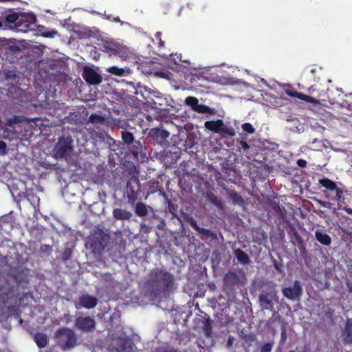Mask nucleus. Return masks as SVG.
I'll use <instances>...</instances> for the list:
<instances>
[{
  "label": "nucleus",
  "mask_w": 352,
  "mask_h": 352,
  "mask_svg": "<svg viewBox=\"0 0 352 352\" xmlns=\"http://www.w3.org/2000/svg\"><path fill=\"white\" fill-rule=\"evenodd\" d=\"M6 148V143L2 141H0V151L4 152Z\"/></svg>",
  "instance_id": "nucleus-43"
},
{
  "label": "nucleus",
  "mask_w": 352,
  "mask_h": 352,
  "mask_svg": "<svg viewBox=\"0 0 352 352\" xmlns=\"http://www.w3.org/2000/svg\"><path fill=\"white\" fill-rule=\"evenodd\" d=\"M73 151V139L71 136L61 137L58 139L52 152L56 158H65Z\"/></svg>",
  "instance_id": "nucleus-4"
},
{
  "label": "nucleus",
  "mask_w": 352,
  "mask_h": 352,
  "mask_svg": "<svg viewBox=\"0 0 352 352\" xmlns=\"http://www.w3.org/2000/svg\"><path fill=\"white\" fill-rule=\"evenodd\" d=\"M286 94L288 96H289L296 97V98H298L299 99L305 100V101L309 102L316 103L318 102L317 100H316L315 98H312L311 96H307L305 94H301V93H298V92H296V91H293L287 90V91H286Z\"/></svg>",
  "instance_id": "nucleus-19"
},
{
  "label": "nucleus",
  "mask_w": 352,
  "mask_h": 352,
  "mask_svg": "<svg viewBox=\"0 0 352 352\" xmlns=\"http://www.w3.org/2000/svg\"><path fill=\"white\" fill-rule=\"evenodd\" d=\"M140 227L142 230H143L145 233H149L151 232V228L145 223H141Z\"/></svg>",
  "instance_id": "nucleus-38"
},
{
  "label": "nucleus",
  "mask_w": 352,
  "mask_h": 352,
  "mask_svg": "<svg viewBox=\"0 0 352 352\" xmlns=\"http://www.w3.org/2000/svg\"><path fill=\"white\" fill-rule=\"evenodd\" d=\"M286 338H287V336H286V332L283 329L281 331V340L283 342H285V340H286Z\"/></svg>",
  "instance_id": "nucleus-44"
},
{
  "label": "nucleus",
  "mask_w": 352,
  "mask_h": 352,
  "mask_svg": "<svg viewBox=\"0 0 352 352\" xmlns=\"http://www.w3.org/2000/svg\"><path fill=\"white\" fill-rule=\"evenodd\" d=\"M106 140H107V142L109 143L110 146H111L113 145H116V141L108 135H107V136H106Z\"/></svg>",
  "instance_id": "nucleus-40"
},
{
  "label": "nucleus",
  "mask_w": 352,
  "mask_h": 352,
  "mask_svg": "<svg viewBox=\"0 0 352 352\" xmlns=\"http://www.w3.org/2000/svg\"><path fill=\"white\" fill-rule=\"evenodd\" d=\"M149 210L152 211V208L142 202H138L135 205V212L139 217H145L148 214Z\"/></svg>",
  "instance_id": "nucleus-17"
},
{
  "label": "nucleus",
  "mask_w": 352,
  "mask_h": 352,
  "mask_svg": "<svg viewBox=\"0 0 352 352\" xmlns=\"http://www.w3.org/2000/svg\"><path fill=\"white\" fill-rule=\"evenodd\" d=\"M273 346L274 342L265 343L261 346L260 352H272Z\"/></svg>",
  "instance_id": "nucleus-31"
},
{
  "label": "nucleus",
  "mask_w": 352,
  "mask_h": 352,
  "mask_svg": "<svg viewBox=\"0 0 352 352\" xmlns=\"http://www.w3.org/2000/svg\"><path fill=\"white\" fill-rule=\"evenodd\" d=\"M205 332H206V335L209 337L210 336V333H211L210 328L208 327H206Z\"/></svg>",
  "instance_id": "nucleus-46"
},
{
  "label": "nucleus",
  "mask_w": 352,
  "mask_h": 352,
  "mask_svg": "<svg viewBox=\"0 0 352 352\" xmlns=\"http://www.w3.org/2000/svg\"><path fill=\"white\" fill-rule=\"evenodd\" d=\"M69 252H70V250H68V252H67V250H66V251L65 252V254H69Z\"/></svg>",
  "instance_id": "nucleus-53"
},
{
  "label": "nucleus",
  "mask_w": 352,
  "mask_h": 352,
  "mask_svg": "<svg viewBox=\"0 0 352 352\" xmlns=\"http://www.w3.org/2000/svg\"><path fill=\"white\" fill-rule=\"evenodd\" d=\"M132 215L131 212L122 208H116L113 211V217L118 220H129Z\"/></svg>",
  "instance_id": "nucleus-15"
},
{
  "label": "nucleus",
  "mask_w": 352,
  "mask_h": 352,
  "mask_svg": "<svg viewBox=\"0 0 352 352\" xmlns=\"http://www.w3.org/2000/svg\"><path fill=\"white\" fill-rule=\"evenodd\" d=\"M346 286L348 287V289H349V292L352 294V283L347 282L346 283Z\"/></svg>",
  "instance_id": "nucleus-48"
},
{
  "label": "nucleus",
  "mask_w": 352,
  "mask_h": 352,
  "mask_svg": "<svg viewBox=\"0 0 352 352\" xmlns=\"http://www.w3.org/2000/svg\"><path fill=\"white\" fill-rule=\"evenodd\" d=\"M119 352H131V342L129 341H123L122 344L118 349Z\"/></svg>",
  "instance_id": "nucleus-30"
},
{
  "label": "nucleus",
  "mask_w": 352,
  "mask_h": 352,
  "mask_svg": "<svg viewBox=\"0 0 352 352\" xmlns=\"http://www.w3.org/2000/svg\"><path fill=\"white\" fill-rule=\"evenodd\" d=\"M319 183L327 190L331 192L335 191L338 188L335 182L327 178L320 179Z\"/></svg>",
  "instance_id": "nucleus-21"
},
{
  "label": "nucleus",
  "mask_w": 352,
  "mask_h": 352,
  "mask_svg": "<svg viewBox=\"0 0 352 352\" xmlns=\"http://www.w3.org/2000/svg\"><path fill=\"white\" fill-rule=\"evenodd\" d=\"M204 126L216 133L226 135L229 137H234L236 135L234 129L226 126L222 120L206 121L204 123Z\"/></svg>",
  "instance_id": "nucleus-7"
},
{
  "label": "nucleus",
  "mask_w": 352,
  "mask_h": 352,
  "mask_svg": "<svg viewBox=\"0 0 352 352\" xmlns=\"http://www.w3.org/2000/svg\"><path fill=\"white\" fill-rule=\"evenodd\" d=\"M58 345L63 349L67 350L75 346L76 338L74 332L67 328L60 329L56 333Z\"/></svg>",
  "instance_id": "nucleus-5"
},
{
  "label": "nucleus",
  "mask_w": 352,
  "mask_h": 352,
  "mask_svg": "<svg viewBox=\"0 0 352 352\" xmlns=\"http://www.w3.org/2000/svg\"><path fill=\"white\" fill-rule=\"evenodd\" d=\"M16 122H17V118L16 116L8 120V122L10 124L16 123Z\"/></svg>",
  "instance_id": "nucleus-47"
},
{
  "label": "nucleus",
  "mask_w": 352,
  "mask_h": 352,
  "mask_svg": "<svg viewBox=\"0 0 352 352\" xmlns=\"http://www.w3.org/2000/svg\"><path fill=\"white\" fill-rule=\"evenodd\" d=\"M324 193L327 198L331 199L334 201H339L342 197L343 191L340 188H338L335 190V195L332 197H331L330 194L326 190L324 191Z\"/></svg>",
  "instance_id": "nucleus-28"
},
{
  "label": "nucleus",
  "mask_w": 352,
  "mask_h": 352,
  "mask_svg": "<svg viewBox=\"0 0 352 352\" xmlns=\"http://www.w3.org/2000/svg\"><path fill=\"white\" fill-rule=\"evenodd\" d=\"M173 276L165 271L153 270L148 276L147 282L144 286V291L151 298L167 295V289L172 285Z\"/></svg>",
  "instance_id": "nucleus-1"
},
{
  "label": "nucleus",
  "mask_w": 352,
  "mask_h": 352,
  "mask_svg": "<svg viewBox=\"0 0 352 352\" xmlns=\"http://www.w3.org/2000/svg\"><path fill=\"white\" fill-rule=\"evenodd\" d=\"M69 252H70V250H68V252H67V250H66V251L65 252V254H69Z\"/></svg>",
  "instance_id": "nucleus-54"
},
{
  "label": "nucleus",
  "mask_w": 352,
  "mask_h": 352,
  "mask_svg": "<svg viewBox=\"0 0 352 352\" xmlns=\"http://www.w3.org/2000/svg\"><path fill=\"white\" fill-rule=\"evenodd\" d=\"M278 302L277 291L275 285L272 284L267 289H263L258 296V302L263 310L274 309V304Z\"/></svg>",
  "instance_id": "nucleus-3"
},
{
  "label": "nucleus",
  "mask_w": 352,
  "mask_h": 352,
  "mask_svg": "<svg viewBox=\"0 0 352 352\" xmlns=\"http://www.w3.org/2000/svg\"><path fill=\"white\" fill-rule=\"evenodd\" d=\"M160 36H161V33L160 32H157L156 34V36L160 39Z\"/></svg>",
  "instance_id": "nucleus-50"
},
{
  "label": "nucleus",
  "mask_w": 352,
  "mask_h": 352,
  "mask_svg": "<svg viewBox=\"0 0 352 352\" xmlns=\"http://www.w3.org/2000/svg\"><path fill=\"white\" fill-rule=\"evenodd\" d=\"M318 203L322 207L331 209L332 208L333 204L329 201H324L322 200H318Z\"/></svg>",
  "instance_id": "nucleus-36"
},
{
  "label": "nucleus",
  "mask_w": 352,
  "mask_h": 352,
  "mask_svg": "<svg viewBox=\"0 0 352 352\" xmlns=\"http://www.w3.org/2000/svg\"><path fill=\"white\" fill-rule=\"evenodd\" d=\"M241 128L244 131H246L247 133H248L250 134H252L255 132L254 128L250 123L243 124L241 126Z\"/></svg>",
  "instance_id": "nucleus-33"
},
{
  "label": "nucleus",
  "mask_w": 352,
  "mask_h": 352,
  "mask_svg": "<svg viewBox=\"0 0 352 352\" xmlns=\"http://www.w3.org/2000/svg\"><path fill=\"white\" fill-rule=\"evenodd\" d=\"M153 135H155L157 138L164 140L169 137L170 133L164 129H155L153 131Z\"/></svg>",
  "instance_id": "nucleus-27"
},
{
  "label": "nucleus",
  "mask_w": 352,
  "mask_h": 352,
  "mask_svg": "<svg viewBox=\"0 0 352 352\" xmlns=\"http://www.w3.org/2000/svg\"><path fill=\"white\" fill-rule=\"evenodd\" d=\"M234 254L236 256L237 261L243 265L248 264L250 261L247 254H245L240 249L234 250Z\"/></svg>",
  "instance_id": "nucleus-20"
},
{
  "label": "nucleus",
  "mask_w": 352,
  "mask_h": 352,
  "mask_svg": "<svg viewBox=\"0 0 352 352\" xmlns=\"http://www.w3.org/2000/svg\"><path fill=\"white\" fill-rule=\"evenodd\" d=\"M122 140L126 144H131L134 142V137L132 133L127 131H122L121 132Z\"/></svg>",
  "instance_id": "nucleus-26"
},
{
  "label": "nucleus",
  "mask_w": 352,
  "mask_h": 352,
  "mask_svg": "<svg viewBox=\"0 0 352 352\" xmlns=\"http://www.w3.org/2000/svg\"><path fill=\"white\" fill-rule=\"evenodd\" d=\"M240 144L241 145L242 148L245 150H247L250 148V146L248 144V143L245 141L241 140Z\"/></svg>",
  "instance_id": "nucleus-42"
},
{
  "label": "nucleus",
  "mask_w": 352,
  "mask_h": 352,
  "mask_svg": "<svg viewBox=\"0 0 352 352\" xmlns=\"http://www.w3.org/2000/svg\"><path fill=\"white\" fill-rule=\"evenodd\" d=\"M89 121L94 124H103L106 119L104 116L98 114H91L89 118Z\"/></svg>",
  "instance_id": "nucleus-25"
},
{
  "label": "nucleus",
  "mask_w": 352,
  "mask_h": 352,
  "mask_svg": "<svg viewBox=\"0 0 352 352\" xmlns=\"http://www.w3.org/2000/svg\"><path fill=\"white\" fill-rule=\"evenodd\" d=\"M110 240V236L104 232L98 230L95 232L86 243L87 249L91 250L94 254H100L107 247Z\"/></svg>",
  "instance_id": "nucleus-2"
},
{
  "label": "nucleus",
  "mask_w": 352,
  "mask_h": 352,
  "mask_svg": "<svg viewBox=\"0 0 352 352\" xmlns=\"http://www.w3.org/2000/svg\"><path fill=\"white\" fill-rule=\"evenodd\" d=\"M341 337L344 344H352V318H347Z\"/></svg>",
  "instance_id": "nucleus-14"
},
{
  "label": "nucleus",
  "mask_w": 352,
  "mask_h": 352,
  "mask_svg": "<svg viewBox=\"0 0 352 352\" xmlns=\"http://www.w3.org/2000/svg\"><path fill=\"white\" fill-rule=\"evenodd\" d=\"M69 252H70V250H68V252H67V250H66V251L65 252V254H69Z\"/></svg>",
  "instance_id": "nucleus-52"
},
{
  "label": "nucleus",
  "mask_w": 352,
  "mask_h": 352,
  "mask_svg": "<svg viewBox=\"0 0 352 352\" xmlns=\"http://www.w3.org/2000/svg\"><path fill=\"white\" fill-rule=\"evenodd\" d=\"M82 76L85 80L91 85H100L102 81L101 75L94 67L85 66Z\"/></svg>",
  "instance_id": "nucleus-10"
},
{
  "label": "nucleus",
  "mask_w": 352,
  "mask_h": 352,
  "mask_svg": "<svg viewBox=\"0 0 352 352\" xmlns=\"http://www.w3.org/2000/svg\"><path fill=\"white\" fill-rule=\"evenodd\" d=\"M105 48L111 54L125 60L132 54V51L126 46L116 42H107Z\"/></svg>",
  "instance_id": "nucleus-9"
},
{
  "label": "nucleus",
  "mask_w": 352,
  "mask_h": 352,
  "mask_svg": "<svg viewBox=\"0 0 352 352\" xmlns=\"http://www.w3.org/2000/svg\"><path fill=\"white\" fill-rule=\"evenodd\" d=\"M344 210L347 212V213L349 214H352V208H345Z\"/></svg>",
  "instance_id": "nucleus-49"
},
{
  "label": "nucleus",
  "mask_w": 352,
  "mask_h": 352,
  "mask_svg": "<svg viewBox=\"0 0 352 352\" xmlns=\"http://www.w3.org/2000/svg\"><path fill=\"white\" fill-rule=\"evenodd\" d=\"M134 144L132 146L131 153L135 155L138 156L139 150L142 148V145L139 141L133 142Z\"/></svg>",
  "instance_id": "nucleus-34"
},
{
  "label": "nucleus",
  "mask_w": 352,
  "mask_h": 352,
  "mask_svg": "<svg viewBox=\"0 0 352 352\" xmlns=\"http://www.w3.org/2000/svg\"><path fill=\"white\" fill-rule=\"evenodd\" d=\"M228 195L229 198L232 201L234 204L242 206L244 204V200L236 191L228 190Z\"/></svg>",
  "instance_id": "nucleus-23"
},
{
  "label": "nucleus",
  "mask_w": 352,
  "mask_h": 352,
  "mask_svg": "<svg viewBox=\"0 0 352 352\" xmlns=\"http://www.w3.org/2000/svg\"><path fill=\"white\" fill-rule=\"evenodd\" d=\"M283 296L292 301H298L302 294V287L300 281L295 280L292 285L282 288Z\"/></svg>",
  "instance_id": "nucleus-8"
},
{
  "label": "nucleus",
  "mask_w": 352,
  "mask_h": 352,
  "mask_svg": "<svg viewBox=\"0 0 352 352\" xmlns=\"http://www.w3.org/2000/svg\"><path fill=\"white\" fill-rule=\"evenodd\" d=\"M98 304V299L89 294H82L79 297V302L76 305V308L84 307L88 309L94 308Z\"/></svg>",
  "instance_id": "nucleus-13"
},
{
  "label": "nucleus",
  "mask_w": 352,
  "mask_h": 352,
  "mask_svg": "<svg viewBox=\"0 0 352 352\" xmlns=\"http://www.w3.org/2000/svg\"><path fill=\"white\" fill-rule=\"evenodd\" d=\"M223 281L226 285L233 286L240 282V278L236 272H230L225 275Z\"/></svg>",
  "instance_id": "nucleus-16"
},
{
  "label": "nucleus",
  "mask_w": 352,
  "mask_h": 352,
  "mask_svg": "<svg viewBox=\"0 0 352 352\" xmlns=\"http://www.w3.org/2000/svg\"><path fill=\"white\" fill-rule=\"evenodd\" d=\"M6 21L8 23H16L18 27L23 26L24 28H28L34 23L35 17L34 15H26L21 12L12 13L6 16Z\"/></svg>",
  "instance_id": "nucleus-6"
},
{
  "label": "nucleus",
  "mask_w": 352,
  "mask_h": 352,
  "mask_svg": "<svg viewBox=\"0 0 352 352\" xmlns=\"http://www.w3.org/2000/svg\"><path fill=\"white\" fill-rule=\"evenodd\" d=\"M56 34H57V32L55 31H49V32H46L43 33V36H45L46 37H50V38H54V36Z\"/></svg>",
  "instance_id": "nucleus-39"
},
{
  "label": "nucleus",
  "mask_w": 352,
  "mask_h": 352,
  "mask_svg": "<svg viewBox=\"0 0 352 352\" xmlns=\"http://www.w3.org/2000/svg\"><path fill=\"white\" fill-rule=\"evenodd\" d=\"M160 43V45H164V43H163V41L161 40V38H160V43Z\"/></svg>",
  "instance_id": "nucleus-51"
},
{
  "label": "nucleus",
  "mask_w": 352,
  "mask_h": 352,
  "mask_svg": "<svg viewBox=\"0 0 352 352\" xmlns=\"http://www.w3.org/2000/svg\"><path fill=\"white\" fill-rule=\"evenodd\" d=\"M34 340L40 347H45L47 343V337L44 333H38L34 336Z\"/></svg>",
  "instance_id": "nucleus-24"
},
{
  "label": "nucleus",
  "mask_w": 352,
  "mask_h": 352,
  "mask_svg": "<svg viewBox=\"0 0 352 352\" xmlns=\"http://www.w3.org/2000/svg\"><path fill=\"white\" fill-rule=\"evenodd\" d=\"M208 197L209 200L210 201V202L212 204H214L215 206H217L219 208H223L222 202L215 195H214L213 193H208Z\"/></svg>",
  "instance_id": "nucleus-29"
},
{
  "label": "nucleus",
  "mask_w": 352,
  "mask_h": 352,
  "mask_svg": "<svg viewBox=\"0 0 352 352\" xmlns=\"http://www.w3.org/2000/svg\"><path fill=\"white\" fill-rule=\"evenodd\" d=\"M289 352H296L295 351H289Z\"/></svg>",
  "instance_id": "nucleus-56"
},
{
  "label": "nucleus",
  "mask_w": 352,
  "mask_h": 352,
  "mask_svg": "<svg viewBox=\"0 0 352 352\" xmlns=\"http://www.w3.org/2000/svg\"><path fill=\"white\" fill-rule=\"evenodd\" d=\"M107 72L118 76H125L129 74L128 70L123 68H119L116 66H112L107 68Z\"/></svg>",
  "instance_id": "nucleus-22"
},
{
  "label": "nucleus",
  "mask_w": 352,
  "mask_h": 352,
  "mask_svg": "<svg viewBox=\"0 0 352 352\" xmlns=\"http://www.w3.org/2000/svg\"><path fill=\"white\" fill-rule=\"evenodd\" d=\"M296 119H290V118H288L287 120V121H290V120H295Z\"/></svg>",
  "instance_id": "nucleus-55"
},
{
  "label": "nucleus",
  "mask_w": 352,
  "mask_h": 352,
  "mask_svg": "<svg viewBox=\"0 0 352 352\" xmlns=\"http://www.w3.org/2000/svg\"><path fill=\"white\" fill-rule=\"evenodd\" d=\"M315 237L321 244L324 245H329L331 243V239L325 232L322 230H316L315 232Z\"/></svg>",
  "instance_id": "nucleus-18"
},
{
  "label": "nucleus",
  "mask_w": 352,
  "mask_h": 352,
  "mask_svg": "<svg viewBox=\"0 0 352 352\" xmlns=\"http://www.w3.org/2000/svg\"><path fill=\"white\" fill-rule=\"evenodd\" d=\"M188 221L190 224V226L193 228H195L197 231V230H199V226L197 225L196 221L193 218H192V217L189 218L188 219Z\"/></svg>",
  "instance_id": "nucleus-37"
},
{
  "label": "nucleus",
  "mask_w": 352,
  "mask_h": 352,
  "mask_svg": "<svg viewBox=\"0 0 352 352\" xmlns=\"http://www.w3.org/2000/svg\"><path fill=\"white\" fill-rule=\"evenodd\" d=\"M96 322L89 316H79L76 319L75 327L84 331H91L95 329Z\"/></svg>",
  "instance_id": "nucleus-12"
},
{
  "label": "nucleus",
  "mask_w": 352,
  "mask_h": 352,
  "mask_svg": "<svg viewBox=\"0 0 352 352\" xmlns=\"http://www.w3.org/2000/svg\"><path fill=\"white\" fill-rule=\"evenodd\" d=\"M234 342V338L232 336H230L228 340L227 346L228 347H230L232 345V343Z\"/></svg>",
  "instance_id": "nucleus-45"
},
{
  "label": "nucleus",
  "mask_w": 352,
  "mask_h": 352,
  "mask_svg": "<svg viewBox=\"0 0 352 352\" xmlns=\"http://www.w3.org/2000/svg\"><path fill=\"white\" fill-rule=\"evenodd\" d=\"M297 164L300 167H305L307 165V162L304 160L300 159L298 160Z\"/></svg>",
  "instance_id": "nucleus-41"
},
{
  "label": "nucleus",
  "mask_w": 352,
  "mask_h": 352,
  "mask_svg": "<svg viewBox=\"0 0 352 352\" xmlns=\"http://www.w3.org/2000/svg\"><path fill=\"white\" fill-rule=\"evenodd\" d=\"M8 50L10 52L13 54H17L21 51L20 47L16 45H11L8 47Z\"/></svg>",
  "instance_id": "nucleus-35"
},
{
  "label": "nucleus",
  "mask_w": 352,
  "mask_h": 352,
  "mask_svg": "<svg viewBox=\"0 0 352 352\" xmlns=\"http://www.w3.org/2000/svg\"><path fill=\"white\" fill-rule=\"evenodd\" d=\"M185 104L191 107L192 110L199 113L215 114L216 111L205 104H199L198 99L193 96H188L185 100Z\"/></svg>",
  "instance_id": "nucleus-11"
},
{
  "label": "nucleus",
  "mask_w": 352,
  "mask_h": 352,
  "mask_svg": "<svg viewBox=\"0 0 352 352\" xmlns=\"http://www.w3.org/2000/svg\"><path fill=\"white\" fill-rule=\"evenodd\" d=\"M197 232H199L201 234H202L203 236H208V237H212V238L215 236L214 234H213L210 230L206 229V228L199 227V230H197Z\"/></svg>",
  "instance_id": "nucleus-32"
}]
</instances>
